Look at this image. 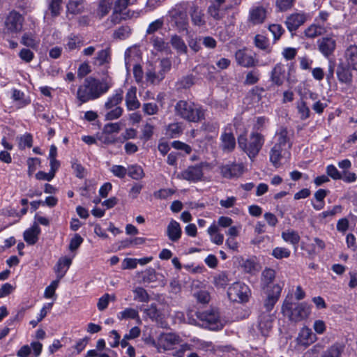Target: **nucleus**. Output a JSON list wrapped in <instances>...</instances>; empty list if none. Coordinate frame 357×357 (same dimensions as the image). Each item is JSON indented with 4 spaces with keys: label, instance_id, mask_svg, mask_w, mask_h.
Masks as SVG:
<instances>
[{
    "label": "nucleus",
    "instance_id": "1",
    "mask_svg": "<svg viewBox=\"0 0 357 357\" xmlns=\"http://www.w3.org/2000/svg\"><path fill=\"white\" fill-rule=\"evenodd\" d=\"M110 87L111 84L105 79L100 80L93 77L86 78L84 84L79 86L77 91L79 105L100 98L106 93Z\"/></svg>",
    "mask_w": 357,
    "mask_h": 357
},
{
    "label": "nucleus",
    "instance_id": "2",
    "mask_svg": "<svg viewBox=\"0 0 357 357\" xmlns=\"http://www.w3.org/2000/svg\"><path fill=\"white\" fill-rule=\"evenodd\" d=\"M188 319L189 324L209 330H220L224 326V322L220 318L217 309H208L197 312L190 311L188 313Z\"/></svg>",
    "mask_w": 357,
    "mask_h": 357
},
{
    "label": "nucleus",
    "instance_id": "3",
    "mask_svg": "<svg viewBox=\"0 0 357 357\" xmlns=\"http://www.w3.org/2000/svg\"><path fill=\"white\" fill-rule=\"evenodd\" d=\"M174 109L176 116L189 122L197 123L204 119V111L202 107L190 101H178Z\"/></svg>",
    "mask_w": 357,
    "mask_h": 357
},
{
    "label": "nucleus",
    "instance_id": "4",
    "mask_svg": "<svg viewBox=\"0 0 357 357\" xmlns=\"http://www.w3.org/2000/svg\"><path fill=\"white\" fill-rule=\"evenodd\" d=\"M265 142L264 136L257 132H252L248 138L244 136H239L238 144L239 147L251 159H254L259 153Z\"/></svg>",
    "mask_w": 357,
    "mask_h": 357
},
{
    "label": "nucleus",
    "instance_id": "5",
    "mask_svg": "<svg viewBox=\"0 0 357 357\" xmlns=\"http://www.w3.org/2000/svg\"><path fill=\"white\" fill-rule=\"evenodd\" d=\"M282 311L291 321L298 322L308 317L310 307L305 303H292L285 300Z\"/></svg>",
    "mask_w": 357,
    "mask_h": 357
},
{
    "label": "nucleus",
    "instance_id": "6",
    "mask_svg": "<svg viewBox=\"0 0 357 357\" xmlns=\"http://www.w3.org/2000/svg\"><path fill=\"white\" fill-rule=\"evenodd\" d=\"M168 21L178 32L188 31L189 26L186 7L184 3L176 5L167 13Z\"/></svg>",
    "mask_w": 357,
    "mask_h": 357
},
{
    "label": "nucleus",
    "instance_id": "7",
    "mask_svg": "<svg viewBox=\"0 0 357 357\" xmlns=\"http://www.w3.org/2000/svg\"><path fill=\"white\" fill-rule=\"evenodd\" d=\"M208 166L206 162L188 167L182 171L177 177L190 182L196 183L202 180L204 177L203 169Z\"/></svg>",
    "mask_w": 357,
    "mask_h": 357
},
{
    "label": "nucleus",
    "instance_id": "8",
    "mask_svg": "<svg viewBox=\"0 0 357 357\" xmlns=\"http://www.w3.org/2000/svg\"><path fill=\"white\" fill-rule=\"evenodd\" d=\"M250 289L241 282L234 283L227 291L229 298L233 302H246L248 299Z\"/></svg>",
    "mask_w": 357,
    "mask_h": 357
},
{
    "label": "nucleus",
    "instance_id": "9",
    "mask_svg": "<svg viewBox=\"0 0 357 357\" xmlns=\"http://www.w3.org/2000/svg\"><path fill=\"white\" fill-rule=\"evenodd\" d=\"M282 289V287L280 284H274L272 286V288L264 290L266 295V298L264 301V307L266 311V313H270L273 310L280 296Z\"/></svg>",
    "mask_w": 357,
    "mask_h": 357
},
{
    "label": "nucleus",
    "instance_id": "10",
    "mask_svg": "<svg viewBox=\"0 0 357 357\" xmlns=\"http://www.w3.org/2000/svg\"><path fill=\"white\" fill-rule=\"evenodd\" d=\"M24 18L17 12L12 11L7 16L5 26L8 32L17 33L22 29Z\"/></svg>",
    "mask_w": 357,
    "mask_h": 357
},
{
    "label": "nucleus",
    "instance_id": "11",
    "mask_svg": "<svg viewBox=\"0 0 357 357\" xmlns=\"http://www.w3.org/2000/svg\"><path fill=\"white\" fill-rule=\"evenodd\" d=\"M243 172V165L239 163H230L220 167V173L226 178L239 177Z\"/></svg>",
    "mask_w": 357,
    "mask_h": 357
},
{
    "label": "nucleus",
    "instance_id": "12",
    "mask_svg": "<svg viewBox=\"0 0 357 357\" xmlns=\"http://www.w3.org/2000/svg\"><path fill=\"white\" fill-rule=\"evenodd\" d=\"M274 315L263 312L259 316L257 328L263 336H267L273 327Z\"/></svg>",
    "mask_w": 357,
    "mask_h": 357
},
{
    "label": "nucleus",
    "instance_id": "13",
    "mask_svg": "<svg viewBox=\"0 0 357 357\" xmlns=\"http://www.w3.org/2000/svg\"><path fill=\"white\" fill-rule=\"evenodd\" d=\"M235 58L238 65L245 68L253 67L258 63L257 59L246 53L244 50H238L235 54Z\"/></svg>",
    "mask_w": 357,
    "mask_h": 357
},
{
    "label": "nucleus",
    "instance_id": "14",
    "mask_svg": "<svg viewBox=\"0 0 357 357\" xmlns=\"http://www.w3.org/2000/svg\"><path fill=\"white\" fill-rule=\"evenodd\" d=\"M317 45L319 51L325 56H328L334 52L336 46V42L333 38L323 37L318 40Z\"/></svg>",
    "mask_w": 357,
    "mask_h": 357
},
{
    "label": "nucleus",
    "instance_id": "15",
    "mask_svg": "<svg viewBox=\"0 0 357 357\" xmlns=\"http://www.w3.org/2000/svg\"><path fill=\"white\" fill-rule=\"evenodd\" d=\"M190 15L192 23L195 26H202L206 24L205 15L203 10L197 4L192 3L190 8Z\"/></svg>",
    "mask_w": 357,
    "mask_h": 357
},
{
    "label": "nucleus",
    "instance_id": "16",
    "mask_svg": "<svg viewBox=\"0 0 357 357\" xmlns=\"http://www.w3.org/2000/svg\"><path fill=\"white\" fill-rule=\"evenodd\" d=\"M305 20L306 17L304 14L294 13L287 17L285 24L288 30L292 32L302 25Z\"/></svg>",
    "mask_w": 357,
    "mask_h": 357
},
{
    "label": "nucleus",
    "instance_id": "17",
    "mask_svg": "<svg viewBox=\"0 0 357 357\" xmlns=\"http://www.w3.org/2000/svg\"><path fill=\"white\" fill-rule=\"evenodd\" d=\"M351 67L347 64L343 63H340L337 68V76L338 80L347 84H351L352 82V73L351 72Z\"/></svg>",
    "mask_w": 357,
    "mask_h": 357
},
{
    "label": "nucleus",
    "instance_id": "18",
    "mask_svg": "<svg viewBox=\"0 0 357 357\" xmlns=\"http://www.w3.org/2000/svg\"><path fill=\"white\" fill-rule=\"evenodd\" d=\"M287 149L273 146L269 153L270 161L274 167H278L281 165V159L285 155Z\"/></svg>",
    "mask_w": 357,
    "mask_h": 357
},
{
    "label": "nucleus",
    "instance_id": "19",
    "mask_svg": "<svg viewBox=\"0 0 357 357\" xmlns=\"http://www.w3.org/2000/svg\"><path fill=\"white\" fill-rule=\"evenodd\" d=\"M71 264L72 259L70 258L61 257L59 259L54 267V271L59 280H61L64 277Z\"/></svg>",
    "mask_w": 357,
    "mask_h": 357
},
{
    "label": "nucleus",
    "instance_id": "20",
    "mask_svg": "<svg viewBox=\"0 0 357 357\" xmlns=\"http://www.w3.org/2000/svg\"><path fill=\"white\" fill-rule=\"evenodd\" d=\"M137 89L135 86L130 87L126 95V102L128 110H135L140 107V102L136 96Z\"/></svg>",
    "mask_w": 357,
    "mask_h": 357
},
{
    "label": "nucleus",
    "instance_id": "21",
    "mask_svg": "<svg viewBox=\"0 0 357 357\" xmlns=\"http://www.w3.org/2000/svg\"><path fill=\"white\" fill-rule=\"evenodd\" d=\"M167 234L169 240L176 242L181 238L182 231L178 222L172 220L167 228Z\"/></svg>",
    "mask_w": 357,
    "mask_h": 357
},
{
    "label": "nucleus",
    "instance_id": "22",
    "mask_svg": "<svg viewBox=\"0 0 357 357\" xmlns=\"http://www.w3.org/2000/svg\"><path fill=\"white\" fill-rule=\"evenodd\" d=\"M40 228L37 223H34L31 228L24 232V241L29 245H34L38 240Z\"/></svg>",
    "mask_w": 357,
    "mask_h": 357
},
{
    "label": "nucleus",
    "instance_id": "23",
    "mask_svg": "<svg viewBox=\"0 0 357 357\" xmlns=\"http://www.w3.org/2000/svg\"><path fill=\"white\" fill-rule=\"evenodd\" d=\"M181 341L178 335L171 333H164L160 338V342L165 349H170L172 346L180 344Z\"/></svg>",
    "mask_w": 357,
    "mask_h": 357
},
{
    "label": "nucleus",
    "instance_id": "24",
    "mask_svg": "<svg viewBox=\"0 0 357 357\" xmlns=\"http://www.w3.org/2000/svg\"><path fill=\"white\" fill-rule=\"evenodd\" d=\"M314 335L312 333V331L307 327H303L297 337L298 344L307 347L314 342Z\"/></svg>",
    "mask_w": 357,
    "mask_h": 357
},
{
    "label": "nucleus",
    "instance_id": "25",
    "mask_svg": "<svg viewBox=\"0 0 357 357\" xmlns=\"http://www.w3.org/2000/svg\"><path fill=\"white\" fill-rule=\"evenodd\" d=\"M276 136H278V139L274 146L285 148L287 149V150L291 149V143L290 142V139L288 137V130L286 128H280L279 131L276 132Z\"/></svg>",
    "mask_w": 357,
    "mask_h": 357
},
{
    "label": "nucleus",
    "instance_id": "26",
    "mask_svg": "<svg viewBox=\"0 0 357 357\" xmlns=\"http://www.w3.org/2000/svg\"><path fill=\"white\" fill-rule=\"evenodd\" d=\"M284 66L281 63H278L273 68L271 72V81L278 86H281L284 79Z\"/></svg>",
    "mask_w": 357,
    "mask_h": 357
},
{
    "label": "nucleus",
    "instance_id": "27",
    "mask_svg": "<svg viewBox=\"0 0 357 357\" xmlns=\"http://www.w3.org/2000/svg\"><path fill=\"white\" fill-rule=\"evenodd\" d=\"M265 18L266 10L262 6H257L250 10L249 20L253 24H261Z\"/></svg>",
    "mask_w": 357,
    "mask_h": 357
},
{
    "label": "nucleus",
    "instance_id": "28",
    "mask_svg": "<svg viewBox=\"0 0 357 357\" xmlns=\"http://www.w3.org/2000/svg\"><path fill=\"white\" fill-rule=\"evenodd\" d=\"M275 278V271L272 268H265L261 273V286L263 290L268 288H272L270 284L273 282Z\"/></svg>",
    "mask_w": 357,
    "mask_h": 357
},
{
    "label": "nucleus",
    "instance_id": "29",
    "mask_svg": "<svg viewBox=\"0 0 357 357\" xmlns=\"http://www.w3.org/2000/svg\"><path fill=\"white\" fill-rule=\"evenodd\" d=\"M344 57L347 65L351 66L354 70H357V45H350L347 48L344 53Z\"/></svg>",
    "mask_w": 357,
    "mask_h": 357
},
{
    "label": "nucleus",
    "instance_id": "30",
    "mask_svg": "<svg viewBox=\"0 0 357 357\" xmlns=\"http://www.w3.org/2000/svg\"><path fill=\"white\" fill-rule=\"evenodd\" d=\"M344 350V346L342 344L336 342L324 351L321 357H340Z\"/></svg>",
    "mask_w": 357,
    "mask_h": 357
},
{
    "label": "nucleus",
    "instance_id": "31",
    "mask_svg": "<svg viewBox=\"0 0 357 357\" xmlns=\"http://www.w3.org/2000/svg\"><path fill=\"white\" fill-rule=\"evenodd\" d=\"M123 91L122 89H118L116 91V93L112 96L108 98L105 102L104 107L107 110H109L116 107H119V105L121 103L123 99Z\"/></svg>",
    "mask_w": 357,
    "mask_h": 357
},
{
    "label": "nucleus",
    "instance_id": "32",
    "mask_svg": "<svg viewBox=\"0 0 357 357\" xmlns=\"http://www.w3.org/2000/svg\"><path fill=\"white\" fill-rule=\"evenodd\" d=\"M170 43L173 48L176 50L177 53L187 54L188 47L181 36L176 34L172 36Z\"/></svg>",
    "mask_w": 357,
    "mask_h": 357
},
{
    "label": "nucleus",
    "instance_id": "33",
    "mask_svg": "<svg viewBox=\"0 0 357 357\" xmlns=\"http://www.w3.org/2000/svg\"><path fill=\"white\" fill-rule=\"evenodd\" d=\"M222 147L224 151H231L236 146V140L232 133L225 132L221 136Z\"/></svg>",
    "mask_w": 357,
    "mask_h": 357
},
{
    "label": "nucleus",
    "instance_id": "34",
    "mask_svg": "<svg viewBox=\"0 0 357 357\" xmlns=\"http://www.w3.org/2000/svg\"><path fill=\"white\" fill-rule=\"evenodd\" d=\"M109 49L102 50L99 51L93 58V63L98 66H103L105 63H109Z\"/></svg>",
    "mask_w": 357,
    "mask_h": 357
},
{
    "label": "nucleus",
    "instance_id": "35",
    "mask_svg": "<svg viewBox=\"0 0 357 357\" xmlns=\"http://www.w3.org/2000/svg\"><path fill=\"white\" fill-rule=\"evenodd\" d=\"M83 9L82 0H70L67 5L68 12L73 15L80 13Z\"/></svg>",
    "mask_w": 357,
    "mask_h": 357
},
{
    "label": "nucleus",
    "instance_id": "36",
    "mask_svg": "<svg viewBox=\"0 0 357 357\" xmlns=\"http://www.w3.org/2000/svg\"><path fill=\"white\" fill-rule=\"evenodd\" d=\"M151 43H152L154 49L158 52H167L169 49V44L162 38L158 36H154L151 37Z\"/></svg>",
    "mask_w": 357,
    "mask_h": 357
},
{
    "label": "nucleus",
    "instance_id": "37",
    "mask_svg": "<svg viewBox=\"0 0 357 357\" xmlns=\"http://www.w3.org/2000/svg\"><path fill=\"white\" fill-rule=\"evenodd\" d=\"M254 41L257 47L265 50L267 53L271 52V50L269 48L268 40L265 36L257 34L255 36Z\"/></svg>",
    "mask_w": 357,
    "mask_h": 357
},
{
    "label": "nucleus",
    "instance_id": "38",
    "mask_svg": "<svg viewBox=\"0 0 357 357\" xmlns=\"http://www.w3.org/2000/svg\"><path fill=\"white\" fill-rule=\"evenodd\" d=\"M127 174L135 180H139L144 176L143 169L137 165L129 166Z\"/></svg>",
    "mask_w": 357,
    "mask_h": 357
},
{
    "label": "nucleus",
    "instance_id": "39",
    "mask_svg": "<svg viewBox=\"0 0 357 357\" xmlns=\"http://www.w3.org/2000/svg\"><path fill=\"white\" fill-rule=\"evenodd\" d=\"M282 237L286 242L293 245H297L300 241V236L295 231H287L282 233Z\"/></svg>",
    "mask_w": 357,
    "mask_h": 357
},
{
    "label": "nucleus",
    "instance_id": "40",
    "mask_svg": "<svg viewBox=\"0 0 357 357\" xmlns=\"http://www.w3.org/2000/svg\"><path fill=\"white\" fill-rule=\"evenodd\" d=\"M140 278L144 282H152L156 280L157 275L154 268H149L140 273Z\"/></svg>",
    "mask_w": 357,
    "mask_h": 357
},
{
    "label": "nucleus",
    "instance_id": "41",
    "mask_svg": "<svg viewBox=\"0 0 357 357\" xmlns=\"http://www.w3.org/2000/svg\"><path fill=\"white\" fill-rule=\"evenodd\" d=\"M164 25V19L163 17L155 20V21L151 22L147 27L146 31V33L147 35H151L161 29Z\"/></svg>",
    "mask_w": 357,
    "mask_h": 357
},
{
    "label": "nucleus",
    "instance_id": "42",
    "mask_svg": "<svg viewBox=\"0 0 357 357\" xmlns=\"http://www.w3.org/2000/svg\"><path fill=\"white\" fill-rule=\"evenodd\" d=\"M118 318L120 320L139 318L138 311L133 308H126L123 311L119 312Z\"/></svg>",
    "mask_w": 357,
    "mask_h": 357
},
{
    "label": "nucleus",
    "instance_id": "43",
    "mask_svg": "<svg viewBox=\"0 0 357 357\" xmlns=\"http://www.w3.org/2000/svg\"><path fill=\"white\" fill-rule=\"evenodd\" d=\"M221 7L211 3L207 9L208 15L215 20H220L223 18V15L220 13Z\"/></svg>",
    "mask_w": 357,
    "mask_h": 357
},
{
    "label": "nucleus",
    "instance_id": "44",
    "mask_svg": "<svg viewBox=\"0 0 357 357\" xmlns=\"http://www.w3.org/2000/svg\"><path fill=\"white\" fill-rule=\"evenodd\" d=\"M146 79L147 82H149L151 84H155L159 83L162 80L164 79V76L162 73H158L157 74L152 70H148L146 73Z\"/></svg>",
    "mask_w": 357,
    "mask_h": 357
},
{
    "label": "nucleus",
    "instance_id": "45",
    "mask_svg": "<svg viewBox=\"0 0 357 357\" xmlns=\"http://www.w3.org/2000/svg\"><path fill=\"white\" fill-rule=\"evenodd\" d=\"M194 84V77L192 75H186L177 82L178 89H189Z\"/></svg>",
    "mask_w": 357,
    "mask_h": 357
},
{
    "label": "nucleus",
    "instance_id": "46",
    "mask_svg": "<svg viewBox=\"0 0 357 357\" xmlns=\"http://www.w3.org/2000/svg\"><path fill=\"white\" fill-rule=\"evenodd\" d=\"M297 109L302 120H305L310 116V109L303 100H301L297 103Z\"/></svg>",
    "mask_w": 357,
    "mask_h": 357
},
{
    "label": "nucleus",
    "instance_id": "47",
    "mask_svg": "<svg viewBox=\"0 0 357 357\" xmlns=\"http://www.w3.org/2000/svg\"><path fill=\"white\" fill-rule=\"evenodd\" d=\"M324 29L317 25H311L305 31V34L307 38H314L323 33Z\"/></svg>",
    "mask_w": 357,
    "mask_h": 357
},
{
    "label": "nucleus",
    "instance_id": "48",
    "mask_svg": "<svg viewBox=\"0 0 357 357\" xmlns=\"http://www.w3.org/2000/svg\"><path fill=\"white\" fill-rule=\"evenodd\" d=\"M135 299L140 302H148L150 296L146 291L142 287H137L134 290Z\"/></svg>",
    "mask_w": 357,
    "mask_h": 357
},
{
    "label": "nucleus",
    "instance_id": "49",
    "mask_svg": "<svg viewBox=\"0 0 357 357\" xmlns=\"http://www.w3.org/2000/svg\"><path fill=\"white\" fill-rule=\"evenodd\" d=\"M123 114V109L121 107H116L111 109L105 116L106 121H112L119 119Z\"/></svg>",
    "mask_w": 357,
    "mask_h": 357
},
{
    "label": "nucleus",
    "instance_id": "50",
    "mask_svg": "<svg viewBox=\"0 0 357 357\" xmlns=\"http://www.w3.org/2000/svg\"><path fill=\"white\" fill-rule=\"evenodd\" d=\"M131 29L128 26H122L116 30L114 33V38L119 39H125L130 33Z\"/></svg>",
    "mask_w": 357,
    "mask_h": 357
},
{
    "label": "nucleus",
    "instance_id": "51",
    "mask_svg": "<svg viewBox=\"0 0 357 357\" xmlns=\"http://www.w3.org/2000/svg\"><path fill=\"white\" fill-rule=\"evenodd\" d=\"M59 281L60 280L56 278V280L52 281L50 285L46 287L44 293V296L46 298H50L53 297V296L55 294V290L59 286Z\"/></svg>",
    "mask_w": 357,
    "mask_h": 357
},
{
    "label": "nucleus",
    "instance_id": "52",
    "mask_svg": "<svg viewBox=\"0 0 357 357\" xmlns=\"http://www.w3.org/2000/svg\"><path fill=\"white\" fill-rule=\"evenodd\" d=\"M114 0H102L99 5V13L101 17L106 15L110 10Z\"/></svg>",
    "mask_w": 357,
    "mask_h": 357
},
{
    "label": "nucleus",
    "instance_id": "53",
    "mask_svg": "<svg viewBox=\"0 0 357 357\" xmlns=\"http://www.w3.org/2000/svg\"><path fill=\"white\" fill-rule=\"evenodd\" d=\"M144 312L152 320L158 321L160 314L155 304H151Z\"/></svg>",
    "mask_w": 357,
    "mask_h": 357
},
{
    "label": "nucleus",
    "instance_id": "54",
    "mask_svg": "<svg viewBox=\"0 0 357 357\" xmlns=\"http://www.w3.org/2000/svg\"><path fill=\"white\" fill-rule=\"evenodd\" d=\"M181 132L182 128L178 123H172L168 126L167 134L172 138L178 137Z\"/></svg>",
    "mask_w": 357,
    "mask_h": 357
},
{
    "label": "nucleus",
    "instance_id": "55",
    "mask_svg": "<svg viewBox=\"0 0 357 357\" xmlns=\"http://www.w3.org/2000/svg\"><path fill=\"white\" fill-rule=\"evenodd\" d=\"M326 173L328 176L331 177L333 179L339 180L342 178V173H340L333 165L327 166Z\"/></svg>",
    "mask_w": 357,
    "mask_h": 357
},
{
    "label": "nucleus",
    "instance_id": "56",
    "mask_svg": "<svg viewBox=\"0 0 357 357\" xmlns=\"http://www.w3.org/2000/svg\"><path fill=\"white\" fill-rule=\"evenodd\" d=\"M268 29L273 35V38L275 40H278L284 32L282 26L276 24L270 25Z\"/></svg>",
    "mask_w": 357,
    "mask_h": 357
},
{
    "label": "nucleus",
    "instance_id": "57",
    "mask_svg": "<svg viewBox=\"0 0 357 357\" xmlns=\"http://www.w3.org/2000/svg\"><path fill=\"white\" fill-rule=\"evenodd\" d=\"M272 255L276 259L287 258L290 255V252L284 248H275L273 250Z\"/></svg>",
    "mask_w": 357,
    "mask_h": 357
},
{
    "label": "nucleus",
    "instance_id": "58",
    "mask_svg": "<svg viewBox=\"0 0 357 357\" xmlns=\"http://www.w3.org/2000/svg\"><path fill=\"white\" fill-rule=\"evenodd\" d=\"M142 109L144 112L148 115H153L158 112V105L153 102L144 103Z\"/></svg>",
    "mask_w": 357,
    "mask_h": 357
},
{
    "label": "nucleus",
    "instance_id": "59",
    "mask_svg": "<svg viewBox=\"0 0 357 357\" xmlns=\"http://www.w3.org/2000/svg\"><path fill=\"white\" fill-rule=\"evenodd\" d=\"M294 0H276V6L280 11H286L292 7Z\"/></svg>",
    "mask_w": 357,
    "mask_h": 357
},
{
    "label": "nucleus",
    "instance_id": "60",
    "mask_svg": "<svg viewBox=\"0 0 357 357\" xmlns=\"http://www.w3.org/2000/svg\"><path fill=\"white\" fill-rule=\"evenodd\" d=\"M111 172L114 176L123 178L126 175L128 169L121 165H113L111 168Z\"/></svg>",
    "mask_w": 357,
    "mask_h": 357
},
{
    "label": "nucleus",
    "instance_id": "61",
    "mask_svg": "<svg viewBox=\"0 0 357 357\" xmlns=\"http://www.w3.org/2000/svg\"><path fill=\"white\" fill-rule=\"evenodd\" d=\"M121 130V127L119 123H109L105 125L103 131L105 133L112 134L118 133Z\"/></svg>",
    "mask_w": 357,
    "mask_h": 357
},
{
    "label": "nucleus",
    "instance_id": "62",
    "mask_svg": "<svg viewBox=\"0 0 357 357\" xmlns=\"http://www.w3.org/2000/svg\"><path fill=\"white\" fill-rule=\"evenodd\" d=\"M175 191L172 189H160L154 192V197L158 199H165L172 195Z\"/></svg>",
    "mask_w": 357,
    "mask_h": 357
},
{
    "label": "nucleus",
    "instance_id": "63",
    "mask_svg": "<svg viewBox=\"0 0 357 357\" xmlns=\"http://www.w3.org/2000/svg\"><path fill=\"white\" fill-rule=\"evenodd\" d=\"M229 282V279L227 275L222 273L219 274L217 277L214 278V282L215 286L219 287H224L227 285Z\"/></svg>",
    "mask_w": 357,
    "mask_h": 357
},
{
    "label": "nucleus",
    "instance_id": "64",
    "mask_svg": "<svg viewBox=\"0 0 357 357\" xmlns=\"http://www.w3.org/2000/svg\"><path fill=\"white\" fill-rule=\"evenodd\" d=\"M322 349V346L317 344L312 347V349L307 351L303 357H317L320 351Z\"/></svg>",
    "mask_w": 357,
    "mask_h": 357
}]
</instances>
